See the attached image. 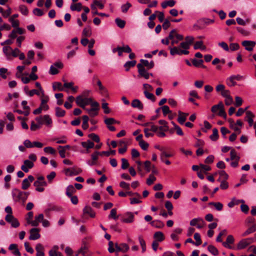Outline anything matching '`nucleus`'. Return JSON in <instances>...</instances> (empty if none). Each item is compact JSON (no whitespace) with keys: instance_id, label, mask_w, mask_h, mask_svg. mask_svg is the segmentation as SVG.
Instances as JSON below:
<instances>
[{"instance_id":"obj_1","label":"nucleus","mask_w":256,"mask_h":256,"mask_svg":"<svg viewBox=\"0 0 256 256\" xmlns=\"http://www.w3.org/2000/svg\"><path fill=\"white\" fill-rule=\"evenodd\" d=\"M194 40V38L191 36H187L185 38V41L182 42L180 46L170 47V54L172 56L182 54H188L189 52L188 50L190 48V45L192 44Z\"/></svg>"},{"instance_id":"obj_2","label":"nucleus","mask_w":256,"mask_h":256,"mask_svg":"<svg viewBox=\"0 0 256 256\" xmlns=\"http://www.w3.org/2000/svg\"><path fill=\"white\" fill-rule=\"evenodd\" d=\"M12 198L15 202L24 204L30 194L28 192H22L18 188H14L12 192Z\"/></svg>"},{"instance_id":"obj_3","label":"nucleus","mask_w":256,"mask_h":256,"mask_svg":"<svg viewBox=\"0 0 256 256\" xmlns=\"http://www.w3.org/2000/svg\"><path fill=\"white\" fill-rule=\"evenodd\" d=\"M256 241V238H250L246 239H243L240 240L238 244L237 249L242 250L244 248L250 244Z\"/></svg>"},{"instance_id":"obj_4","label":"nucleus","mask_w":256,"mask_h":256,"mask_svg":"<svg viewBox=\"0 0 256 256\" xmlns=\"http://www.w3.org/2000/svg\"><path fill=\"white\" fill-rule=\"evenodd\" d=\"M244 78V76L240 74L232 75L226 80V84L230 86H234L236 83L235 80H240Z\"/></svg>"},{"instance_id":"obj_5","label":"nucleus","mask_w":256,"mask_h":256,"mask_svg":"<svg viewBox=\"0 0 256 256\" xmlns=\"http://www.w3.org/2000/svg\"><path fill=\"white\" fill-rule=\"evenodd\" d=\"M82 256H91L92 253L89 250V246L86 242L83 241L82 246L78 250Z\"/></svg>"},{"instance_id":"obj_6","label":"nucleus","mask_w":256,"mask_h":256,"mask_svg":"<svg viewBox=\"0 0 256 256\" xmlns=\"http://www.w3.org/2000/svg\"><path fill=\"white\" fill-rule=\"evenodd\" d=\"M134 220V214L132 212H126L122 215L121 221L124 223L130 224L133 222Z\"/></svg>"},{"instance_id":"obj_7","label":"nucleus","mask_w":256,"mask_h":256,"mask_svg":"<svg viewBox=\"0 0 256 256\" xmlns=\"http://www.w3.org/2000/svg\"><path fill=\"white\" fill-rule=\"evenodd\" d=\"M137 68H138V76L144 77L146 79H148L150 74L147 72L144 67L142 64H138Z\"/></svg>"},{"instance_id":"obj_8","label":"nucleus","mask_w":256,"mask_h":256,"mask_svg":"<svg viewBox=\"0 0 256 256\" xmlns=\"http://www.w3.org/2000/svg\"><path fill=\"white\" fill-rule=\"evenodd\" d=\"M191 226H196L198 228H202L204 226V222L200 218L192 219L190 223Z\"/></svg>"},{"instance_id":"obj_9","label":"nucleus","mask_w":256,"mask_h":256,"mask_svg":"<svg viewBox=\"0 0 256 256\" xmlns=\"http://www.w3.org/2000/svg\"><path fill=\"white\" fill-rule=\"evenodd\" d=\"M34 180V177L30 175L28 178H24L22 184V188L24 190H27L30 186V183L32 182Z\"/></svg>"},{"instance_id":"obj_10","label":"nucleus","mask_w":256,"mask_h":256,"mask_svg":"<svg viewBox=\"0 0 256 256\" xmlns=\"http://www.w3.org/2000/svg\"><path fill=\"white\" fill-rule=\"evenodd\" d=\"M25 32L24 29L18 26L12 31L8 37L12 39H14L17 37V34H24Z\"/></svg>"},{"instance_id":"obj_11","label":"nucleus","mask_w":256,"mask_h":256,"mask_svg":"<svg viewBox=\"0 0 256 256\" xmlns=\"http://www.w3.org/2000/svg\"><path fill=\"white\" fill-rule=\"evenodd\" d=\"M256 44V43L255 42L252 40H244L242 42V46L245 48V49L250 52L253 50Z\"/></svg>"},{"instance_id":"obj_12","label":"nucleus","mask_w":256,"mask_h":256,"mask_svg":"<svg viewBox=\"0 0 256 256\" xmlns=\"http://www.w3.org/2000/svg\"><path fill=\"white\" fill-rule=\"evenodd\" d=\"M34 164L32 162L26 160H24V164L22 166L21 169L25 172H28L29 169L34 167Z\"/></svg>"},{"instance_id":"obj_13","label":"nucleus","mask_w":256,"mask_h":256,"mask_svg":"<svg viewBox=\"0 0 256 256\" xmlns=\"http://www.w3.org/2000/svg\"><path fill=\"white\" fill-rule=\"evenodd\" d=\"M39 229L37 228H32L30 230V236L29 239L30 240H36L38 239L40 235L39 234Z\"/></svg>"},{"instance_id":"obj_14","label":"nucleus","mask_w":256,"mask_h":256,"mask_svg":"<svg viewBox=\"0 0 256 256\" xmlns=\"http://www.w3.org/2000/svg\"><path fill=\"white\" fill-rule=\"evenodd\" d=\"M44 214H40L38 216H35V220H28V224H31L32 226H38L40 222H42L44 220Z\"/></svg>"},{"instance_id":"obj_15","label":"nucleus","mask_w":256,"mask_h":256,"mask_svg":"<svg viewBox=\"0 0 256 256\" xmlns=\"http://www.w3.org/2000/svg\"><path fill=\"white\" fill-rule=\"evenodd\" d=\"M234 242V239L232 235H228L226 238V241L222 242V245L226 248L232 249L233 248L230 246V244H233Z\"/></svg>"},{"instance_id":"obj_16","label":"nucleus","mask_w":256,"mask_h":256,"mask_svg":"<svg viewBox=\"0 0 256 256\" xmlns=\"http://www.w3.org/2000/svg\"><path fill=\"white\" fill-rule=\"evenodd\" d=\"M169 38L170 39H172L173 38H176L178 40L180 41L184 39V36L182 35L178 34L176 30L174 29L170 31L169 34Z\"/></svg>"},{"instance_id":"obj_17","label":"nucleus","mask_w":256,"mask_h":256,"mask_svg":"<svg viewBox=\"0 0 256 256\" xmlns=\"http://www.w3.org/2000/svg\"><path fill=\"white\" fill-rule=\"evenodd\" d=\"M82 170L80 169L76 170L74 168H67L64 170V173L66 176H72L77 175L81 172Z\"/></svg>"},{"instance_id":"obj_18","label":"nucleus","mask_w":256,"mask_h":256,"mask_svg":"<svg viewBox=\"0 0 256 256\" xmlns=\"http://www.w3.org/2000/svg\"><path fill=\"white\" fill-rule=\"evenodd\" d=\"M8 250L16 256H20L21 254L18 249V246L16 244H10L8 246Z\"/></svg>"},{"instance_id":"obj_19","label":"nucleus","mask_w":256,"mask_h":256,"mask_svg":"<svg viewBox=\"0 0 256 256\" xmlns=\"http://www.w3.org/2000/svg\"><path fill=\"white\" fill-rule=\"evenodd\" d=\"M46 182H39L35 181L34 183V186L36 188V190L39 192H42L44 190V188L42 186H46Z\"/></svg>"},{"instance_id":"obj_20","label":"nucleus","mask_w":256,"mask_h":256,"mask_svg":"<svg viewBox=\"0 0 256 256\" xmlns=\"http://www.w3.org/2000/svg\"><path fill=\"white\" fill-rule=\"evenodd\" d=\"M178 114V121L180 124H182L186 121V116L188 115V114L182 112L180 111H179Z\"/></svg>"},{"instance_id":"obj_21","label":"nucleus","mask_w":256,"mask_h":256,"mask_svg":"<svg viewBox=\"0 0 256 256\" xmlns=\"http://www.w3.org/2000/svg\"><path fill=\"white\" fill-rule=\"evenodd\" d=\"M154 241L157 242H162L164 239V234L161 232H156L154 234Z\"/></svg>"},{"instance_id":"obj_22","label":"nucleus","mask_w":256,"mask_h":256,"mask_svg":"<svg viewBox=\"0 0 256 256\" xmlns=\"http://www.w3.org/2000/svg\"><path fill=\"white\" fill-rule=\"evenodd\" d=\"M254 117V114L250 111H247L246 112V119L248 121L249 126H252L254 124L253 118Z\"/></svg>"},{"instance_id":"obj_23","label":"nucleus","mask_w":256,"mask_h":256,"mask_svg":"<svg viewBox=\"0 0 256 256\" xmlns=\"http://www.w3.org/2000/svg\"><path fill=\"white\" fill-rule=\"evenodd\" d=\"M81 144L83 148H86L87 152H88V150L90 148H93L94 146V143L90 140H88L86 142H81Z\"/></svg>"},{"instance_id":"obj_24","label":"nucleus","mask_w":256,"mask_h":256,"mask_svg":"<svg viewBox=\"0 0 256 256\" xmlns=\"http://www.w3.org/2000/svg\"><path fill=\"white\" fill-rule=\"evenodd\" d=\"M3 52L8 60H11L12 48L10 46H5L2 48Z\"/></svg>"},{"instance_id":"obj_25","label":"nucleus","mask_w":256,"mask_h":256,"mask_svg":"<svg viewBox=\"0 0 256 256\" xmlns=\"http://www.w3.org/2000/svg\"><path fill=\"white\" fill-rule=\"evenodd\" d=\"M140 63L139 64H142V66H146L148 70L152 68L154 66V62L151 61L150 62L148 60L142 59L140 60Z\"/></svg>"},{"instance_id":"obj_26","label":"nucleus","mask_w":256,"mask_h":256,"mask_svg":"<svg viewBox=\"0 0 256 256\" xmlns=\"http://www.w3.org/2000/svg\"><path fill=\"white\" fill-rule=\"evenodd\" d=\"M131 105L133 108H137L140 110H142L144 107L142 104L138 99L133 100L132 102Z\"/></svg>"},{"instance_id":"obj_27","label":"nucleus","mask_w":256,"mask_h":256,"mask_svg":"<svg viewBox=\"0 0 256 256\" xmlns=\"http://www.w3.org/2000/svg\"><path fill=\"white\" fill-rule=\"evenodd\" d=\"M48 100L49 98L48 96H44V98H41V104L40 107L44 110H47L49 108L48 106L46 104L47 102L48 101Z\"/></svg>"},{"instance_id":"obj_28","label":"nucleus","mask_w":256,"mask_h":256,"mask_svg":"<svg viewBox=\"0 0 256 256\" xmlns=\"http://www.w3.org/2000/svg\"><path fill=\"white\" fill-rule=\"evenodd\" d=\"M176 3L174 0H165L161 4V6L163 8H166L168 6L172 7Z\"/></svg>"},{"instance_id":"obj_29","label":"nucleus","mask_w":256,"mask_h":256,"mask_svg":"<svg viewBox=\"0 0 256 256\" xmlns=\"http://www.w3.org/2000/svg\"><path fill=\"white\" fill-rule=\"evenodd\" d=\"M96 6H98L100 9L104 8V4L102 3L100 0H94L93 3L90 5L92 10H96Z\"/></svg>"},{"instance_id":"obj_30","label":"nucleus","mask_w":256,"mask_h":256,"mask_svg":"<svg viewBox=\"0 0 256 256\" xmlns=\"http://www.w3.org/2000/svg\"><path fill=\"white\" fill-rule=\"evenodd\" d=\"M84 214H88L91 218H94L96 216L95 212L90 206H86L83 210Z\"/></svg>"},{"instance_id":"obj_31","label":"nucleus","mask_w":256,"mask_h":256,"mask_svg":"<svg viewBox=\"0 0 256 256\" xmlns=\"http://www.w3.org/2000/svg\"><path fill=\"white\" fill-rule=\"evenodd\" d=\"M158 123L161 125L158 127V130L160 131H168V126L167 122L164 120H160Z\"/></svg>"},{"instance_id":"obj_32","label":"nucleus","mask_w":256,"mask_h":256,"mask_svg":"<svg viewBox=\"0 0 256 256\" xmlns=\"http://www.w3.org/2000/svg\"><path fill=\"white\" fill-rule=\"evenodd\" d=\"M82 8V4L80 2L72 4L70 6V9L72 11L80 12Z\"/></svg>"},{"instance_id":"obj_33","label":"nucleus","mask_w":256,"mask_h":256,"mask_svg":"<svg viewBox=\"0 0 256 256\" xmlns=\"http://www.w3.org/2000/svg\"><path fill=\"white\" fill-rule=\"evenodd\" d=\"M100 156V152H96L94 154H92V162L88 161V164L90 166H92L96 164L95 161L98 158V156Z\"/></svg>"},{"instance_id":"obj_34","label":"nucleus","mask_w":256,"mask_h":256,"mask_svg":"<svg viewBox=\"0 0 256 256\" xmlns=\"http://www.w3.org/2000/svg\"><path fill=\"white\" fill-rule=\"evenodd\" d=\"M84 98L83 96L79 95L76 98V102L78 106L84 108Z\"/></svg>"},{"instance_id":"obj_35","label":"nucleus","mask_w":256,"mask_h":256,"mask_svg":"<svg viewBox=\"0 0 256 256\" xmlns=\"http://www.w3.org/2000/svg\"><path fill=\"white\" fill-rule=\"evenodd\" d=\"M150 224L152 226L158 228H161L164 226V224L163 222L158 220L152 221L150 222Z\"/></svg>"},{"instance_id":"obj_36","label":"nucleus","mask_w":256,"mask_h":256,"mask_svg":"<svg viewBox=\"0 0 256 256\" xmlns=\"http://www.w3.org/2000/svg\"><path fill=\"white\" fill-rule=\"evenodd\" d=\"M76 192V190L72 185H69L66 190V194L68 196H71Z\"/></svg>"},{"instance_id":"obj_37","label":"nucleus","mask_w":256,"mask_h":256,"mask_svg":"<svg viewBox=\"0 0 256 256\" xmlns=\"http://www.w3.org/2000/svg\"><path fill=\"white\" fill-rule=\"evenodd\" d=\"M194 48V50L200 49L204 50L206 49V46L203 44L202 41H198L195 42Z\"/></svg>"},{"instance_id":"obj_38","label":"nucleus","mask_w":256,"mask_h":256,"mask_svg":"<svg viewBox=\"0 0 256 256\" xmlns=\"http://www.w3.org/2000/svg\"><path fill=\"white\" fill-rule=\"evenodd\" d=\"M92 34V30L90 26L85 28L82 30V34L85 37H90Z\"/></svg>"},{"instance_id":"obj_39","label":"nucleus","mask_w":256,"mask_h":256,"mask_svg":"<svg viewBox=\"0 0 256 256\" xmlns=\"http://www.w3.org/2000/svg\"><path fill=\"white\" fill-rule=\"evenodd\" d=\"M136 62L135 60L126 62L124 64L126 70L128 71L130 68L134 67L136 65Z\"/></svg>"},{"instance_id":"obj_40","label":"nucleus","mask_w":256,"mask_h":256,"mask_svg":"<svg viewBox=\"0 0 256 256\" xmlns=\"http://www.w3.org/2000/svg\"><path fill=\"white\" fill-rule=\"evenodd\" d=\"M256 231V226L253 225L251 227L249 228L246 230L242 234V236H246L251 233H252Z\"/></svg>"},{"instance_id":"obj_41","label":"nucleus","mask_w":256,"mask_h":256,"mask_svg":"<svg viewBox=\"0 0 256 256\" xmlns=\"http://www.w3.org/2000/svg\"><path fill=\"white\" fill-rule=\"evenodd\" d=\"M228 122H230V128H232L234 131L238 132V134H240V129L236 126V123H234V121L232 119H230L228 120Z\"/></svg>"},{"instance_id":"obj_42","label":"nucleus","mask_w":256,"mask_h":256,"mask_svg":"<svg viewBox=\"0 0 256 256\" xmlns=\"http://www.w3.org/2000/svg\"><path fill=\"white\" fill-rule=\"evenodd\" d=\"M210 206H214L215 208L218 211H220L222 210L223 204L220 202H210L208 204Z\"/></svg>"},{"instance_id":"obj_43","label":"nucleus","mask_w":256,"mask_h":256,"mask_svg":"<svg viewBox=\"0 0 256 256\" xmlns=\"http://www.w3.org/2000/svg\"><path fill=\"white\" fill-rule=\"evenodd\" d=\"M212 141H216L218 138V130L214 128L212 130V134L210 136Z\"/></svg>"},{"instance_id":"obj_44","label":"nucleus","mask_w":256,"mask_h":256,"mask_svg":"<svg viewBox=\"0 0 256 256\" xmlns=\"http://www.w3.org/2000/svg\"><path fill=\"white\" fill-rule=\"evenodd\" d=\"M66 112L59 107L56 108V114L58 117H62L65 115Z\"/></svg>"},{"instance_id":"obj_45","label":"nucleus","mask_w":256,"mask_h":256,"mask_svg":"<svg viewBox=\"0 0 256 256\" xmlns=\"http://www.w3.org/2000/svg\"><path fill=\"white\" fill-rule=\"evenodd\" d=\"M115 22L117 26L120 28H122L125 26L126 22L124 20L116 18L115 20Z\"/></svg>"},{"instance_id":"obj_46","label":"nucleus","mask_w":256,"mask_h":256,"mask_svg":"<svg viewBox=\"0 0 256 256\" xmlns=\"http://www.w3.org/2000/svg\"><path fill=\"white\" fill-rule=\"evenodd\" d=\"M90 116L94 117L98 114V108H92L90 109H86Z\"/></svg>"},{"instance_id":"obj_47","label":"nucleus","mask_w":256,"mask_h":256,"mask_svg":"<svg viewBox=\"0 0 256 256\" xmlns=\"http://www.w3.org/2000/svg\"><path fill=\"white\" fill-rule=\"evenodd\" d=\"M144 93L145 95V96L150 100H151L152 102H154L156 101V98L154 94L152 93H150L146 90H144Z\"/></svg>"},{"instance_id":"obj_48","label":"nucleus","mask_w":256,"mask_h":256,"mask_svg":"<svg viewBox=\"0 0 256 256\" xmlns=\"http://www.w3.org/2000/svg\"><path fill=\"white\" fill-rule=\"evenodd\" d=\"M208 251L214 256H216L218 254V249L215 246L212 245H210L208 246Z\"/></svg>"},{"instance_id":"obj_49","label":"nucleus","mask_w":256,"mask_h":256,"mask_svg":"<svg viewBox=\"0 0 256 256\" xmlns=\"http://www.w3.org/2000/svg\"><path fill=\"white\" fill-rule=\"evenodd\" d=\"M52 88L54 90L58 89L59 90L63 91L64 90V86H62V84L60 82H55L52 84Z\"/></svg>"},{"instance_id":"obj_50","label":"nucleus","mask_w":256,"mask_h":256,"mask_svg":"<svg viewBox=\"0 0 256 256\" xmlns=\"http://www.w3.org/2000/svg\"><path fill=\"white\" fill-rule=\"evenodd\" d=\"M44 122L48 126H50L52 124V120L49 115L46 114L44 116Z\"/></svg>"},{"instance_id":"obj_51","label":"nucleus","mask_w":256,"mask_h":256,"mask_svg":"<svg viewBox=\"0 0 256 256\" xmlns=\"http://www.w3.org/2000/svg\"><path fill=\"white\" fill-rule=\"evenodd\" d=\"M222 104H223L222 103V102H220L218 103V104L213 106L211 108L212 112L214 113H216L218 111H219V110L222 106Z\"/></svg>"},{"instance_id":"obj_52","label":"nucleus","mask_w":256,"mask_h":256,"mask_svg":"<svg viewBox=\"0 0 256 256\" xmlns=\"http://www.w3.org/2000/svg\"><path fill=\"white\" fill-rule=\"evenodd\" d=\"M19 10L21 13L24 16H27L28 14V10L27 7L24 5H20Z\"/></svg>"},{"instance_id":"obj_53","label":"nucleus","mask_w":256,"mask_h":256,"mask_svg":"<svg viewBox=\"0 0 256 256\" xmlns=\"http://www.w3.org/2000/svg\"><path fill=\"white\" fill-rule=\"evenodd\" d=\"M104 123L106 124L107 126H108L112 124L116 123L118 124V122L114 118H107L104 120Z\"/></svg>"},{"instance_id":"obj_54","label":"nucleus","mask_w":256,"mask_h":256,"mask_svg":"<svg viewBox=\"0 0 256 256\" xmlns=\"http://www.w3.org/2000/svg\"><path fill=\"white\" fill-rule=\"evenodd\" d=\"M131 6L132 4L130 2H127L126 4H122L121 6L122 12L123 13H126Z\"/></svg>"},{"instance_id":"obj_55","label":"nucleus","mask_w":256,"mask_h":256,"mask_svg":"<svg viewBox=\"0 0 256 256\" xmlns=\"http://www.w3.org/2000/svg\"><path fill=\"white\" fill-rule=\"evenodd\" d=\"M231 160H240V158L236 155V152L234 149H232L230 152Z\"/></svg>"},{"instance_id":"obj_56","label":"nucleus","mask_w":256,"mask_h":256,"mask_svg":"<svg viewBox=\"0 0 256 256\" xmlns=\"http://www.w3.org/2000/svg\"><path fill=\"white\" fill-rule=\"evenodd\" d=\"M44 150L45 152L50 153L52 155H54L56 154V150L51 146L44 148Z\"/></svg>"},{"instance_id":"obj_57","label":"nucleus","mask_w":256,"mask_h":256,"mask_svg":"<svg viewBox=\"0 0 256 256\" xmlns=\"http://www.w3.org/2000/svg\"><path fill=\"white\" fill-rule=\"evenodd\" d=\"M194 238L196 240V242H195V245L198 246L202 244L200 236L198 233L196 232L194 234Z\"/></svg>"},{"instance_id":"obj_58","label":"nucleus","mask_w":256,"mask_h":256,"mask_svg":"<svg viewBox=\"0 0 256 256\" xmlns=\"http://www.w3.org/2000/svg\"><path fill=\"white\" fill-rule=\"evenodd\" d=\"M116 215V208H113L110 210V215L108 216V218H113L114 220H117L118 218V216Z\"/></svg>"},{"instance_id":"obj_59","label":"nucleus","mask_w":256,"mask_h":256,"mask_svg":"<svg viewBox=\"0 0 256 256\" xmlns=\"http://www.w3.org/2000/svg\"><path fill=\"white\" fill-rule=\"evenodd\" d=\"M156 180V178L152 174H150L146 180V184L148 186L152 184Z\"/></svg>"},{"instance_id":"obj_60","label":"nucleus","mask_w":256,"mask_h":256,"mask_svg":"<svg viewBox=\"0 0 256 256\" xmlns=\"http://www.w3.org/2000/svg\"><path fill=\"white\" fill-rule=\"evenodd\" d=\"M88 136V138H91L93 141L96 142H98L100 140L99 136L94 133L89 134Z\"/></svg>"},{"instance_id":"obj_61","label":"nucleus","mask_w":256,"mask_h":256,"mask_svg":"<svg viewBox=\"0 0 256 256\" xmlns=\"http://www.w3.org/2000/svg\"><path fill=\"white\" fill-rule=\"evenodd\" d=\"M100 93L102 95L104 96H108V91L107 89L103 86L99 87Z\"/></svg>"},{"instance_id":"obj_62","label":"nucleus","mask_w":256,"mask_h":256,"mask_svg":"<svg viewBox=\"0 0 256 256\" xmlns=\"http://www.w3.org/2000/svg\"><path fill=\"white\" fill-rule=\"evenodd\" d=\"M203 62L204 61L202 60H198L194 58L192 60V64L196 67H200L201 65H202Z\"/></svg>"},{"instance_id":"obj_63","label":"nucleus","mask_w":256,"mask_h":256,"mask_svg":"<svg viewBox=\"0 0 256 256\" xmlns=\"http://www.w3.org/2000/svg\"><path fill=\"white\" fill-rule=\"evenodd\" d=\"M122 168L123 170L126 169L129 166V163L127 160L124 158H122Z\"/></svg>"},{"instance_id":"obj_64","label":"nucleus","mask_w":256,"mask_h":256,"mask_svg":"<svg viewBox=\"0 0 256 256\" xmlns=\"http://www.w3.org/2000/svg\"><path fill=\"white\" fill-rule=\"evenodd\" d=\"M33 14L36 16H42L44 13V12H42V10L40 8H35L33 10Z\"/></svg>"}]
</instances>
